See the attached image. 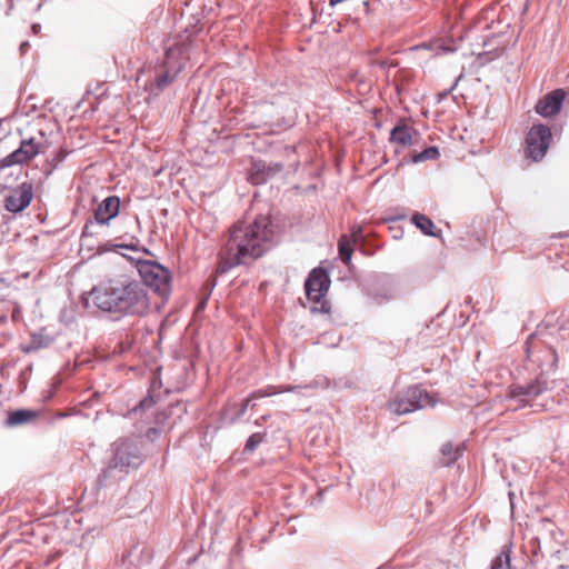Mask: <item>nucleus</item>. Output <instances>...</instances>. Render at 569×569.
Here are the masks:
<instances>
[{"mask_svg": "<svg viewBox=\"0 0 569 569\" xmlns=\"http://www.w3.org/2000/svg\"><path fill=\"white\" fill-rule=\"evenodd\" d=\"M93 303L104 312L141 316L149 309V299L141 283L110 280L91 290Z\"/></svg>", "mask_w": 569, "mask_h": 569, "instance_id": "nucleus-1", "label": "nucleus"}, {"mask_svg": "<svg viewBox=\"0 0 569 569\" xmlns=\"http://www.w3.org/2000/svg\"><path fill=\"white\" fill-rule=\"evenodd\" d=\"M140 441L133 439H122L114 443V455L109 461L107 468L99 476L98 480L104 486L111 479H116V472L128 473L131 469H137L142 463Z\"/></svg>", "mask_w": 569, "mask_h": 569, "instance_id": "nucleus-2", "label": "nucleus"}, {"mask_svg": "<svg viewBox=\"0 0 569 569\" xmlns=\"http://www.w3.org/2000/svg\"><path fill=\"white\" fill-rule=\"evenodd\" d=\"M249 254V223L243 219L234 223L229 233V239L221 252L220 262L216 272L222 274L229 269L244 263Z\"/></svg>", "mask_w": 569, "mask_h": 569, "instance_id": "nucleus-3", "label": "nucleus"}, {"mask_svg": "<svg viewBox=\"0 0 569 569\" xmlns=\"http://www.w3.org/2000/svg\"><path fill=\"white\" fill-rule=\"evenodd\" d=\"M329 287L330 279L323 269L316 268L310 272L305 288L309 301L313 302V310L321 312L330 311V303L326 299Z\"/></svg>", "mask_w": 569, "mask_h": 569, "instance_id": "nucleus-4", "label": "nucleus"}, {"mask_svg": "<svg viewBox=\"0 0 569 569\" xmlns=\"http://www.w3.org/2000/svg\"><path fill=\"white\" fill-rule=\"evenodd\" d=\"M120 199L117 196H109L103 199L94 210L93 219L87 220L83 226L81 238L86 239L98 234L96 228H101L119 214Z\"/></svg>", "mask_w": 569, "mask_h": 569, "instance_id": "nucleus-5", "label": "nucleus"}, {"mask_svg": "<svg viewBox=\"0 0 569 569\" xmlns=\"http://www.w3.org/2000/svg\"><path fill=\"white\" fill-rule=\"evenodd\" d=\"M138 271L147 287L161 297L170 292V273L160 263L154 261H141Z\"/></svg>", "mask_w": 569, "mask_h": 569, "instance_id": "nucleus-6", "label": "nucleus"}, {"mask_svg": "<svg viewBox=\"0 0 569 569\" xmlns=\"http://www.w3.org/2000/svg\"><path fill=\"white\" fill-rule=\"evenodd\" d=\"M552 139L551 130L546 124H535L525 139V156L536 162L542 160Z\"/></svg>", "mask_w": 569, "mask_h": 569, "instance_id": "nucleus-7", "label": "nucleus"}, {"mask_svg": "<svg viewBox=\"0 0 569 569\" xmlns=\"http://www.w3.org/2000/svg\"><path fill=\"white\" fill-rule=\"evenodd\" d=\"M427 406H435L432 397L423 389L411 387L403 397H397L389 401L388 408L396 415H406Z\"/></svg>", "mask_w": 569, "mask_h": 569, "instance_id": "nucleus-8", "label": "nucleus"}, {"mask_svg": "<svg viewBox=\"0 0 569 569\" xmlns=\"http://www.w3.org/2000/svg\"><path fill=\"white\" fill-rule=\"evenodd\" d=\"M273 236L271 220L267 216H259L251 224V258H259L268 248Z\"/></svg>", "mask_w": 569, "mask_h": 569, "instance_id": "nucleus-9", "label": "nucleus"}, {"mask_svg": "<svg viewBox=\"0 0 569 569\" xmlns=\"http://www.w3.org/2000/svg\"><path fill=\"white\" fill-rule=\"evenodd\" d=\"M33 198V186L31 182H22L16 188L9 190L4 197V208L12 212L18 213L23 211Z\"/></svg>", "mask_w": 569, "mask_h": 569, "instance_id": "nucleus-10", "label": "nucleus"}, {"mask_svg": "<svg viewBox=\"0 0 569 569\" xmlns=\"http://www.w3.org/2000/svg\"><path fill=\"white\" fill-rule=\"evenodd\" d=\"M566 92L562 89H556L541 98L536 104V112L542 117H552L557 114L565 100Z\"/></svg>", "mask_w": 569, "mask_h": 569, "instance_id": "nucleus-11", "label": "nucleus"}, {"mask_svg": "<svg viewBox=\"0 0 569 569\" xmlns=\"http://www.w3.org/2000/svg\"><path fill=\"white\" fill-rule=\"evenodd\" d=\"M419 133L413 127L408 126L403 121H400L391 130L389 140L393 144L406 148L412 146L416 142Z\"/></svg>", "mask_w": 569, "mask_h": 569, "instance_id": "nucleus-12", "label": "nucleus"}, {"mask_svg": "<svg viewBox=\"0 0 569 569\" xmlns=\"http://www.w3.org/2000/svg\"><path fill=\"white\" fill-rule=\"evenodd\" d=\"M547 389V383L540 378H537L535 381L526 385H512L509 387L508 397L511 399H517L521 397L536 398L541 395Z\"/></svg>", "mask_w": 569, "mask_h": 569, "instance_id": "nucleus-13", "label": "nucleus"}, {"mask_svg": "<svg viewBox=\"0 0 569 569\" xmlns=\"http://www.w3.org/2000/svg\"><path fill=\"white\" fill-rule=\"evenodd\" d=\"M38 417V411L30 409H18L9 412L4 425L9 428L30 423Z\"/></svg>", "mask_w": 569, "mask_h": 569, "instance_id": "nucleus-14", "label": "nucleus"}, {"mask_svg": "<svg viewBox=\"0 0 569 569\" xmlns=\"http://www.w3.org/2000/svg\"><path fill=\"white\" fill-rule=\"evenodd\" d=\"M249 398L243 399L241 402L230 403L222 411L221 419L224 425H230L237 421L246 412Z\"/></svg>", "mask_w": 569, "mask_h": 569, "instance_id": "nucleus-15", "label": "nucleus"}, {"mask_svg": "<svg viewBox=\"0 0 569 569\" xmlns=\"http://www.w3.org/2000/svg\"><path fill=\"white\" fill-rule=\"evenodd\" d=\"M116 249H128V250H131V251H143L146 253H149V250L146 249V248H140L139 247V241L133 238V241L129 242V243H111V242H106L101 246L98 247V252L99 253H103V252H108V251H112V250H116Z\"/></svg>", "mask_w": 569, "mask_h": 569, "instance_id": "nucleus-16", "label": "nucleus"}, {"mask_svg": "<svg viewBox=\"0 0 569 569\" xmlns=\"http://www.w3.org/2000/svg\"><path fill=\"white\" fill-rule=\"evenodd\" d=\"M412 223L427 236H438L436 226L430 218L422 213H415L411 218Z\"/></svg>", "mask_w": 569, "mask_h": 569, "instance_id": "nucleus-17", "label": "nucleus"}, {"mask_svg": "<svg viewBox=\"0 0 569 569\" xmlns=\"http://www.w3.org/2000/svg\"><path fill=\"white\" fill-rule=\"evenodd\" d=\"M19 148L23 151V154L28 161L42 152L41 144L33 138L22 140Z\"/></svg>", "mask_w": 569, "mask_h": 569, "instance_id": "nucleus-18", "label": "nucleus"}, {"mask_svg": "<svg viewBox=\"0 0 569 569\" xmlns=\"http://www.w3.org/2000/svg\"><path fill=\"white\" fill-rule=\"evenodd\" d=\"M339 256L345 264H349L353 252L352 242L347 236H342L338 242Z\"/></svg>", "mask_w": 569, "mask_h": 569, "instance_id": "nucleus-19", "label": "nucleus"}, {"mask_svg": "<svg viewBox=\"0 0 569 569\" xmlns=\"http://www.w3.org/2000/svg\"><path fill=\"white\" fill-rule=\"evenodd\" d=\"M28 159L24 157L23 151L18 148L7 157L0 160V170L13 164H22L27 162Z\"/></svg>", "mask_w": 569, "mask_h": 569, "instance_id": "nucleus-20", "label": "nucleus"}, {"mask_svg": "<svg viewBox=\"0 0 569 569\" xmlns=\"http://www.w3.org/2000/svg\"><path fill=\"white\" fill-rule=\"evenodd\" d=\"M490 569H510L509 550H502L493 560Z\"/></svg>", "mask_w": 569, "mask_h": 569, "instance_id": "nucleus-21", "label": "nucleus"}, {"mask_svg": "<svg viewBox=\"0 0 569 569\" xmlns=\"http://www.w3.org/2000/svg\"><path fill=\"white\" fill-rule=\"evenodd\" d=\"M441 452L446 457L443 463L447 466L453 463L460 456L459 449H453L451 443L443 445Z\"/></svg>", "mask_w": 569, "mask_h": 569, "instance_id": "nucleus-22", "label": "nucleus"}, {"mask_svg": "<svg viewBox=\"0 0 569 569\" xmlns=\"http://www.w3.org/2000/svg\"><path fill=\"white\" fill-rule=\"evenodd\" d=\"M439 154V151L436 147H429L425 149L422 152L413 156V162H420L425 160L436 159Z\"/></svg>", "mask_w": 569, "mask_h": 569, "instance_id": "nucleus-23", "label": "nucleus"}, {"mask_svg": "<svg viewBox=\"0 0 569 569\" xmlns=\"http://www.w3.org/2000/svg\"><path fill=\"white\" fill-rule=\"evenodd\" d=\"M176 73L171 74L168 71L159 74L156 79V84L159 90H163L167 88L174 79Z\"/></svg>", "mask_w": 569, "mask_h": 569, "instance_id": "nucleus-24", "label": "nucleus"}, {"mask_svg": "<svg viewBox=\"0 0 569 569\" xmlns=\"http://www.w3.org/2000/svg\"><path fill=\"white\" fill-rule=\"evenodd\" d=\"M216 284H217V282H216L214 276H211L210 278H208L206 280V282L203 283L202 289H201V292L203 296H206V299H209Z\"/></svg>", "mask_w": 569, "mask_h": 569, "instance_id": "nucleus-25", "label": "nucleus"}, {"mask_svg": "<svg viewBox=\"0 0 569 569\" xmlns=\"http://www.w3.org/2000/svg\"><path fill=\"white\" fill-rule=\"evenodd\" d=\"M154 403V400L151 396H148L146 398H143L138 406H136L133 408V411H138V410H144V409H148V408H151L152 405Z\"/></svg>", "mask_w": 569, "mask_h": 569, "instance_id": "nucleus-26", "label": "nucleus"}, {"mask_svg": "<svg viewBox=\"0 0 569 569\" xmlns=\"http://www.w3.org/2000/svg\"><path fill=\"white\" fill-rule=\"evenodd\" d=\"M68 154V151L61 149L59 150L54 156L53 158L51 159L50 163L52 164L53 168H57L59 166V163H61L66 157Z\"/></svg>", "mask_w": 569, "mask_h": 569, "instance_id": "nucleus-27", "label": "nucleus"}, {"mask_svg": "<svg viewBox=\"0 0 569 569\" xmlns=\"http://www.w3.org/2000/svg\"><path fill=\"white\" fill-rule=\"evenodd\" d=\"M146 436L150 441H154L160 436V430L157 428H150Z\"/></svg>", "mask_w": 569, "mask_h": 569, "instance_id": "nucleus-28", "label": "nucleus"}, {"mask_svg": "<svg viewBox=\"0 0 569 569\" xmlns=\"http://www.w3.org/2000/svg\"><path fill=\"white\" fill-rule=\"evenodd\" d=\"M40 346L36 342V340L33 339L30 345H28L27 347H24L22 350L24 352H31V351H34L39 348Z\"/></svg>", "mask_w": 569, "mask_h": 569, "instance_id": "nucleus-29", "label": "nucleus"}, {"mask_svg": "<svg viewBox=\"0 0 569 569\" xmlns=\"http://www.w3.org/2000/svg\"><path fill=\"white\" fill-rule=\"evenodd\" d=\"M261 442V438L259 437V435H251V440H250V443H251V450L259 443Z\"/></svg>", "mask_w": 569, "mask_h": 569, "instance_id": "nucleus-30", "label": "nucleus"}, {"mask_svg": "<svg viewBox=\"0 0 569 569\" xmlns=\"http://www.w3.org/2000/svg\"><path fill=\"white\" fill-rule=\"evenodd\" d=\"M207 301H208V299H206V296L202 295V298L199 301L197 309L198 310L204 309Z\"/></svg>", "mask_w": 569, "mask_h": 569, "instance_id": "nucleus-31", "label": "nucleus"}, {"mask_svg": "<svg viewBox=\"0 0 569 569\" xmlns=\"http://www.w3.org/2000/svg\"><path fill=\"white\" fill-rule=\"evenodd\" d=\"M30 49V43L29 42H22L21 46H20V51L22 54H24L28 50Z\"/></svg>", "mask_w": 569, "mask_h": 569, "instance_id": "nucleus-32", "label": "nucleus"}, {"mask_svg": "<svg viewBox=\"0 0 569 569\" xmlns=\"http://www.w3.org/2000/svg\"><path fill=\"white\" fill-rule=\"evenodd\" d=\"M360 237H361V229H358L357 231L352 232L353 242H357Z\"/></svg>", "mask_w": 569, "mask_h": 569, "instance_id": "nucleus-33", "label": "nucleus"}, {"mask_svg": "<svg viewBox=\"0 0 569 569\" xmlns=\"http://www.w3.org/2000/svg\"><path fill=\"white\" fill-rule=\"evenodd\" d=\"M174 52H176V49L169 48L167 50V59L169 60L174 54Z\"/></svg>", "mask_w": 569, "mask_h": 569, "instance_id": "nucleus-34", "label": "nucleus"}, {"mask_svg": "<svg viewBox=\"0 0 569 569\" xmlns=\"http://www.w3.org/2000/svg\"><path fill=\"white\" fill-rule=\"evenodd\" d=\"M441 52H452L455 49L451 47H438Z\"/></svg>", "mask_w": 569, "mask_h": 569, "instance_id": "nucleus-35", "label": "nucleus"}, {"mask_svg": "<svg viewBox=\"0 0 569 569\" xmlns=\"http://www.w3.org/2000/svg\"><path fill=\"white\" fill-rule=\"evenodd\" d=\"M248 449H249V439L244 443L243 451H247Z\"/></svg>", "mask_w": 569, "mask_h": 569, "instance_id": "nucleus-36", "label": "nucleus"}, {"mask_svg": "<svg viewBox=\"0 0 569 569\" xmlns=\"http://www.w3.org/2000/svg\"><path fill=\"white\" fill-rule=\"evenodd\" d=\"M527 403H528V401L521 400V403L519 405V407H526Z\"/></svg>", "mask_w": 569, "mask_h": 569, "instance_id": "nucleus-37", "label": "nucleus"}, {"mask_svg": "<svg viewBox=\"0 0 569 569\" xmlns=\"http://www.w3.org/2000/svg\"><path fill=\"white\" fill-rule=\"evenodd\" d=\"M2 282H3V281H2V280H0V283H2Z\"/></svg>", "mask_w": 569, "mask_h": 569, "instance_id": "nucleus-38", "label": "nucleus"}]
</instances>
